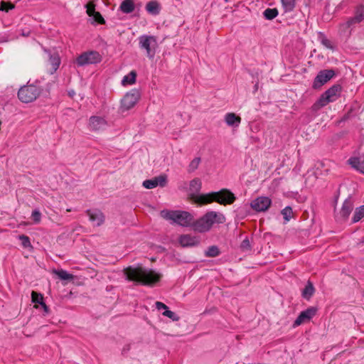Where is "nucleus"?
Segmentation results:
<instances>
[{"label":"nucleus","instance_id":"cd10ccee","mask_svg":"<svg viewBox=\"0 0 364 364\" xmlns=\"http://www.w3.org/2000/svg\"><path fill=\"white\" fill-rule=\"evenodd\" d=\"M53 273L56 274L61 280H71L74 276L63 269H54Z\"/></svg>","mask_w":364,"mask_h":364},{"label":"nucleus","instance_id":"f257e3e1","mask_svg":"<svg viewBox=\"0 0 364 364\" xmlns=\"http://www.w3.org/2000/svg\"><path fill=\"white\" fill-rule=\"evenodd\" d=\"M124 274L129 281L146 286H154L159 282L161 274L155 270L143 267H129L124 269Z\"/></svg>","mask_w":364,"mask_h":364},{"label":"nucleus","instance_id":"7ed1b4c3","mask_svg":"<svg viewBox=\"0 0 364 364\" xmlns=\"http://www.w3.org/2000/svg\"><path fill=\"white\" fill-rule=\"evenodd\" d=\"M225 221V216L215 211H208L201 218L193 222L192 227L195 231L205 232L209 231L215 224H221Z\"/></svg>","mask_w":364,"mask_h":364},{"label":"nucleus","instance_id":"b1692460","mask_svg":"<svg viewBox=\"0 0 364 364\" xmlns=\"http://www.w3.org/2000/svg\"><path fill=\"white\" fill-rule=\"evenodd\" d=\"M146 10L152 15H157L160 11L159 4L156 1H149L146 5Z\"/></svg>","mask_w":364,"mask_h":364},{"label":"nucleus","instance_id":"7c9ffc66","mask_svg":"<svg viewBox=\"0 0 364 364\" xmlns=\"http://www.w3.org/2000/svg\"><path fill=\"white\" fill-rule=\"evenodd\" d=\"M31 300L33 303L36 304L35 308H38V304L41 305L44 302L43 295L34 291L31 292Z\"/></svg>","mask_w":364,"mask_h":364},{"label":"nucleus","instance_id":"a18cd8bd","mask_svg":"<svg viewBox=\"0 0 364 364\" xmlns=\"http://www.w3.org/2000/svg\"><path fill=\"white\" fill-rule=\"evenodd\" d=\"M363 296H364V291H363Z\"/></svg>","mask_w":364,"mask_h":364},{"label":"nucleus","instance_id":"423d86ee","mask_svg":"<svg viewBox=\"0 0 364 364\" xmlns=\"http://www.w3.org/2000/svg\"><path fill=\"white\" fill-rule=\"evenodd\" d=\"M41 89L34 85H24L18 92V99L24 103L31 102L40 95Z\"/></svg>","mask_w":364,"mask_h":364},{"label":"nucleus","instance_id":"39448f33","mask_svg":"<svg viewBox=\"0 0 364 364\" xmlns=\"http://www.w3.org/2000/svg\"><path fill=\"white\" fill-rule=\"evenodd\" d=\"M160 215L163 218L183 227L193 223V216L187 211L163 210Z\"/></svg>","mask_w":364,"mask_h":364},{"label":"nucleus","instance_id":"393cba45","mask_svg":"<svg viewBox=\"0 0 364 364\" xmlns=\"http://www.w3.org/2000/svg\"><path fill=\"white\" fill-rule=\"evenodd\" d=\"M315 292L313 284L308 281L305 288L302 291V296L306 300H309Z\"/></svg>","mask_w":364,"mask_h":364},{"label":"nucleus","instance_id":"2eb2a0df","mask_svg":"<svg viewBox=\"0 0 364 364\" xmlns=\"http://www.w3.org/2000/svg\"><path fill=\"white\" fill-rule=\"evenodd\" d=\"M167 183V177L164 175H161L151 179L145 180L143 182V186L147 189H152L159 186L161 187L166 186Z\"/></svg>","mask_w":364,"mask_h":364},{"label":"nucleus","instance_id":"37998d69","mask_svg":"<svg viewBox=\"0 0 364 364\" xmlns=\"http://www.w3.org/2000/svg\"><path fill=\"white\" fill-rule=\"evenodd\" d=\"M42 306V308L43 309L45 313L48 314V311H49V309H48V307L47 306V305L46 304L45 302H43V304H41V305Z\"/></svg>","mask_w":364,"mask_h":364},{"label":"nucleus","instance_id":"5701e85b","mask_svg":"<svg viewBox=\"0 0 364 364\" xmlns=\"http://www.w3.org/2000/svg\"><path fill=\"white\" fill-rule=\"evenodd\" d=\"M135 9L133 0H124L120 5V10L124 14H130Z\"/></svg>","mask_w":364,"mask_h":364},{"label":"nucleus","instance_id":"9b49d317","mask_svg":"<svg viewBox=\"0 0 364 364\" xmlns=\"http://www.w3.org/2000/svg\"><path fill=\"white\" fill-rule=\"evenodd\" d=\"M107 127V120L101 116H92L89 119L88 129L92 132H100Z\"/></svg>","mask_w":364,"mask_h":364},{"label":"nucleus","instance_id":"f704fd0d","mask_svg":"<svg viewBox=\"0 0 364 364\" xmlns=\"http://www.w3.org/2000/svg\"><path fill=\"white\" fill-rule=\"evenodd\" d=\"M220 254V250L217 246L213 245L208 248L205 252V256L207 257H217Z\"/></svg>","mask_w":364,"mask_h":364},{"label":"nucleus","instance_id":"ddd939ff","mask_svg":"<svg viewBox=\"0 0 364 364\" xmlns=\"http://www.w3.org/2000/svg\"><path fill=\"white\" fill-rule=\"evenodd\" d=\"M353 209V203L350 198H347L343 203L341 210L336 214V218L342 222L347 220Z\"/></svg>","mask_w":364,"mask_h":364},{"label":"nucleus","instance_id":"4468645a","mask_svg":"<svg viewBox=\"0 0 364 364\" xmlns=\"http://www.w3.org/2000/svg\"><path fill=\"white\" fill-rule=\"evenodd\" d=\"M272 203V200L268 197H258L251 203V207L257 212L267 210Z\"/></svg>","mask_w":364,"mask_h":364},{"label":"nucleus","instance_id":"6ab92c4d","mask_svg":"<svg viewBox=\"0 0 364 364\" xmlns=\"http://www.w3.org/2000/svg\"><path fill=\"white\" fill-rule=\"evenodd\" d=\"M348 161L353 168L364 174V154L360 158L351 157Z\"/></svg>","mask_w":364,"mask_h":364},{"label":"nucleus","instance_id":"c03bdc74","mask_svg":"<svg viewBox=\"0 0 364 364\" xmlns=\"http://www.w3.org/2000/svg\"><path fill=\"white\" fill-rule=\"evenodd\" d=\"M129 349H130V346H129V345H127V346H124V347L123 348V349H122V353H126V352L129 351Z\"/></svg>","mask_w":364,"mask_h":364},{"label":"nucleus","instance_id":"72a5a7b5","mask_svg":"<svg viewBox=\"0 0 364 364\" xmlns=\"http://www.w3.org/2000/svg\"><path fill=\"white\" fill-rule=\"evenodd\" d=\"M201 159L200 157H196L194 158L189 164L188 167V171L189 173L195 171L199 166V164H200Z\"/></svg>","mask_w":364,"mask_h":364},{"label":"nucleus","instance_id":"aec40b11","mask_svg":"<svg viewBox=\"0 0 364 364\" xmlns=\"http://www.w3.org/2000/svg\"><path fill=\"white\" fill-rule=\"evenodd\" d=\"M225 122L230 127H237L241 122V118L235 113L229 112L225 116Z\"/></svg>","mask_w":364,"mask_h":364},{"label":"nucleus","instance_id":"20e7f679","mask_svg":"<svg viewBox=\"0 0 364 364\" xmlns=\"http://www.w3.org/2000/svg\"><path fill=\"white\" fill-rule=\"evenodd\" d=\"M341 86L334 85L325 91L311 106V111L316 112L330 102L336 101L341 96Z\"/></svg>","mask_w":364,"mask_h":364},{"label":"nucleus","instance_id":"412c9836","mask_svg":"<svg viewBox=\"0 0 364 364\" xmlns=\"http://www.w3.org/2000/svg\"><path fill=\"white\" fill-rule=\"evenodd\" d=\"M179 242L183 247H188L197 245L198 240L189 235H183L179 238Z\"/></svg>","mask_w":364,"mask_h":364},{"label":"nucleus","instance_id":"a211bd4d","mask_svg":"<svg viewBox=\"0 0 364 364\" xmlns=\"http://www.w3.org/2000/svg\"><path fill=\"white\" fill-rule=\"evenodd\" d=\"M364 20V6L359 5L356 7L353 18L346 22V26L349 27L352 23H360Z\"/></svg>","mask_w":364,"mask_h":364},{"label":"nucleus","instance_id":"c85d7f7f","mask_svg":"<svg viewBox=\"0 0 364 364\" xmlns=\"http://www.w3.org/2000/svg\"><path fill=\"white\" fill-rule=\"evenodd\" d=\"M201 186V181L199 178H196L190 182V191L193 193H197L200 191Z\"/></svg>","mask_w":364,"mask_h":364},{"label":"nucleus","instance_id":"f8f14e48","mask_svg":"<svg viewBox=\"0 0 364 364\" xmlns=\"http://www.w3.org/2000/svg\"><path fill=\"white\" fill-rule=\"evenodd\" d=\"M316 307H309L305 311H301L294 322L293 326L296 327L302 323L309 321L316 314Z\"/></svg>","mask_w":364,"mask_h":364},{"label":"nucleus","instance_id":"c9c22d12","mask_svg":"<svg viewBox=\"0 0 364 364\" xmlns=\"http://www.w3.org/2000/svg\"><path fill=\"white\" fill-rule=\"evenodd\" d=\"M292 213H293V211L290 206H287L282 210V214L284 217V219L287 222L289 221V220L291 219V218L292 216Z\"/></svg>","mask_w":364,"mask_h":364},{"label":"nucleus","instance_id":"c756f323","mask_svg":"<svg viewBox=\"0 0 364 364\" xmlns=\"http://www.w3.org/2000/svg\"><path fill=\"white\" fill-rule=\"evenodd\" d=\"M281 2L285 12L293 11L296 6V0H281Z\"/></svg>","mask_w":364,"mask_h":364},{"label":"nucleus","instance_id":"bb28decb","mask_svg":"<svg viewBox=\"0 0 364 364\" xmlns=\"http://www.w3.org/2000/svg\"><path fill=\"white\" fill-rule=\"evenodd\" d=\"M136 73L134 70L131 71L128 75L124 76L122 80V85L126 86L127 85H133L136 82Z\"/></svg>","mask_w":364,"mask_h":364},{"label":"nucleus","instance_id":"e433bc0d","mask_svg":"<svg viewBox=\"0 0 364 364\" xmlns=\"http://www.w3.org/2000/svg\"><path fill=\"white\" fill-rule=\"evenodd\" d=\"M18 239L21 241L22 246L25 248L31 247L30 239L28 236L21 235L18 236Z\"/></svg>","mask_w":364,"mask_h":364},{"label":"nucleus","instance_id":"79ce46f5","mask_svg":"<svg viewBox=\"0 0 364 364\" xmlns=\"http://www.w3.org/2000/svg\"><path fill=\"white\" fill-rule=\"evenodd\" d=\"M87 8V14L89 16H92V15H94V14L96 12L95 6L92 4H87L86 5Z\"/></svg>","mask_w":364,"mask_h":364},{"label":"nucleus","instance_id":"6e6552de","mask_svg":"<svg viewBox=\"0 0 364 364\" xmlns=\"http://www.w3.org/2000/svg\"><path fill=\"white\" fill-rule=\"evenodd\" d=\"M140 98V92L136 89H133L127 92L121 100V109L122 111L129 110L134 107Z\"/></svg>","mask_w":364,"mask_h":364},{"label":"nucleus","instance_id":"0eeeda50","mask_svg":"<svg viewBox=\"0 0 364 364\" xmlns=\"http://www.w3.org/2000/svg\"><path fill=\"white\" fill-rule=\"evenodd\" d=\"M139 47L146 52L149 58H153L155 55L156 48L157 46L156 39L152 36H141L139 38Z\"/></svg>","mask_w":364,"mask_h":364},{"label":"nucleus","instance_id":"58836bf2","mask_svg":"<svg viewBox=\"0 0 364 364\" xmlns=\"http://www.w3.org/2000/svg\"><path fill=\"white\" fill-rule=\"evenodd\" d=\"M31 217L36 224H38L41 220V213L38 210H33Z\"/></svg>","mask_w":364,"mask_h":364},{"label":"nucleus","instance_id":"473e14b6","mask_svg":"<svg viewBox=\"0 0 364 364\" xmlns=\"http://www.w3.org/2000/svg\"><path fill=\"white\" fill-rule=\"evenodd\" d=\"M364 217V205H361L359 208H356L353 217V223H357L360 219Z\"/></svg>","mask_w":364,"mask_h":364},{"label":"nucleus","instance_id":"f3484780","mask_svg":"<svg viewBox=\"0 0 364 364\" xmlns=\"http://www.w3.org/2000/svg\"><path fill=\"white\" fill-rule=\"evenodd\" d=\"M87 215L90 221H92L96 226L101 225L105 221L104 214L98 210H88Z\"/></svg>","mask_w":364,"mask_h":364},{"label":"nucleus","instance_id":"2f4dec72","mask_svg":"<svg viewBox=\"0 0 364 364\" xmlns=\"http://www.w3.org/2000/svg\"><path fill=\"white\" fill-rule=\"evenodd\" d=\"M263 15L266 19L272 20L277 16L278 11L277 9L268 8L264 10Z\"/></svg>","mask_w":364,"mask_h":364},{"label":"nucleus","instance_id":"a878e982","mask_svg":"<svg viewBox=\"0 0 364 364\" xmlns=\"http://www.w3.org/2000/svg\"><path fill=\"white\" fill-rule=\"evenodd\" d=\"M318 40L324 47L331 50L335 49L333 43L329 39L327 38L324 33L319 32L318 33Z\"/></svg>","mask_w":364,"mask_h":364},{"label":"nucleus","instance_id":"4c0bfd02","mask_svg":"<svg viewBox=\"0 0 364 364\" xmlns=\"http://www.w3.org/2000/svg\"><path fill=\"white\" fill-rule=\"evenodd\" d=\"M240 249L243 252H248L251 250V245L248 238H245V240H243L240 245Z\"/></svg>","mask_w":364,"mask_h":364},{"label":"nucleus","instance_id":"9d476101","mask_svg":"<svg viewBox=\"0 0 364 364\" xmlns=\"http://www.w3.org/2000/svg\"><path fill=\"white\" fill-rule=\"evenodd\" d=\"M334 75L335 73L333 70H323L320 71L314 80L313 87L314 89L320 88L330 80Z\"/></svg>","mask_w":364,"mask_h":364},{"label":"nucleus","instance_id":"a19ab883","mask_svg":"<svg viewBox=\"0 0 364 364\" xmlns=\"http://www.w3.org/2000/svg\"><path fill=\"white\" fill-rule=\"evenodd\" d=\"M14 8V6L11 4L2 1L1 4V10L9 11L10 9Z\"/></svg>","mask_w":364,"mask_h":364},{"label":"nucleus","instance_id":"4be33fe9","mask_svg":"<svg viewBox=\"0 0 364 364\" xmlns=\"http://www.w3.org/2000/svg\"><path fill=\"white\" fill-rule=\"evenodd\" d=\"M49 63L51 65V71L50 73L53 74L54 72H55L58 68H59V65L60 64V58L57 53L54 54H50L49 55Z\"/></svg>","mask_w":364,"mask_h":364},{"label":"nucleus","instance_id":"1a4fd4ad","mask_svg":"<svg viewBox=\"0 0 364 364\" xmlns=\"http://www.w3.org/2000/svg\"><path fill=\"white\" fill-rule=\"evenodd\" d=\"M101 60V55L98 52L89 51L80 55L76 59V63L78 66H84L85 65L100 63Z\"/></svg>","mask_w":364,"mask_h":364},{"label":"nucleus","instance_id":"dca6fc26","mask_svg":"<svg viewBox=\"0 0 364 364\" xmlns=\"http://www.w3.org/2000/svg\"><path fill=\"white\" fill-rule=\"evenodd\" d=\"M155 306L159 311L164 310V311L162 313V315L169 318L172 321H178L180 319V317L173 311H170L168 307L165 304L161 301H156L155 303Z\"/></svg>","mask_w":364,"mask_h":364},{"label":"nucleus","instance_id":"ea45409f","mask_svg":"<svg viewBox=\"0 0 364 364\" xmlns=\"http://www.w3.org/2000/svg\"><path fill=\"white\" fill-rule=\"evenodd\" d=\"M93 18V20L94 21L97 22V23H105V20L103 18V17L102 16V15L96 11L94 15H92V16Z\"/></svg>","mask_w":364,"mask_h":364},{"label":"nucleus","instance_id":"f03ea898","mask_svg":"<svg viewBox=\"0 0 364 364\" xmlns=\"http://www.w3.org/2000/svg\"><path fill=\"white\" fill-rule=\"evenodd\" d=\"M193 200L199 204H208L215 201L221 205L232 204L235 200L234 194L228 189L208 194L193 195Z\"/></svg>","mask_w":364,"mask_h":364}]
</instances>
